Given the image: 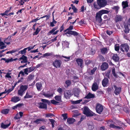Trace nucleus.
I'll return each instance as SVG.
<instances>
[{
    "instance_id": "nucleus-32",
    "label": "nucleus",
    "mask_w": 130,
    "mask_h": 130,
    "mask_svg": "<svg viewBox=\"0 0 130 130\" xmlns=\"http://www.w3.org/2000/svg\"><path fill=\"white\" fill-rule=\"evenodd\" d=\"M40 121L45 122V119H43L42 118H40L37 119L35 121H34V123H35L37 124H38L40 123Z\"/></svg>"
},
{
    "instance_id": "nucleus-38",
    "label": "nucleus",
    "mask_w": 130,
    "mask_h": 130,
    "mask_svg": "<svg viewBox=\"0 0 130 130\" xmlns=\"http://www.w3.org/2000/svg\"><path fill=\"white\" fill-rule=\"evenodd\" d=\"M57 23V22L55 21L54 18H53V21L52 22H51L50 26L53 27L55 26L54 24H56Z\"/></svg>"
},
{
    "instance_id": "nucleus-55",
    "label": "nucleus",
    "mask_w": 130,
    "mask_h": 130,
    "mask_svg": "<svg viewBox=\"0 0 130 130\" xmlns=\"http://www.w3.org/2000/svg\"><path fill=\"white\" fill-rule=\"evenodd\" d=\"M26 50H27L26 48H24L23 50L20 51L19 52V53L22 54H25L26 52Z\"/></svg>"
},
{
    "instance_id": "nucleus-58",
    "label": "nucleus",
    "mask_w": 130,
    "mask_h": 130,
    "mask_svg": "<svg viewBox=\"0 0 130 130\" xmlns=\"http://www.w3.org/2000/svg\"><path fill=\"white\" fill-rule=\"evenodd\" d=\"M17 51V50H13L12 51H9L7 52H6V54H8L9 53L12 54L13 53H14L15 52Z\"/></svg>"
},
{
    "instance_id": "nucleus-2",
    "label": "nucleus",
    "mask_w": 130,
    "mask_h": 130,
    "mask_svg": "<svg viewBox=\"0 0 130 130\" xmlns=\"http://www.w3.org/2000/svg\"><path fill=\"white\" fill-rule=\"evenodd\" d=\"M83 112L84 114L86 115L87 117L92 116L94 114V113L91 111L87 106L84 107Z\"/></svg>"
},
{
    "instance_id": "nucleus-53",
    "label": "nucleus",
    "mask_w": 130,
    "mask_h": 130,
    "mask_svg": "<svg viewBox=\"0 0 130 130\" xmlns=\"http://www.w3.org/2000/svg\"><path fill=\"white\" fill-rule=\"evenodd\" d=\"M67 126L64 125L62 127H60L58 129V130H67Z\"/></svg>"
},
{
    "instance_id": "nucleus-54",
    "label": "nucleus",
    "mask_w": 130,
    "mask_h": 130,
    "mask_svg": "<svg viewBox=\"0 0 130 130\" xmlns=\"http://www.w3.org/2000/svg\"><path fill=\"white\" fill-rule=\"evenodd\" d=\"M10 40H9V39H7L6 38H5V40H4V42L6 43L7 45H9L10 44Z\"/></svg>"
},
{
    "instance_id": "nucleus-52",
    "label": "nucleus",
    "mask_w": 130,
    "mask_h": 130,
    "mask_svg": "<svg viewBox=\"0 0 130 130\" xmlns=\"http://www.w3.org/2000/svg\"><path fill=\"white\" fill-rule=\"evenodd\" d=\"M99 58L100 61H103L105 60V58L102 55H99Z\"/></svg>"
},
{
    "instance_id": "nucleus-6",
    "label": "nucleus",
    "mask_w": 130,
    "mask_h": 130,
    "mask_svg": "<svg viewBox=\"0 0 130 130\" xmlns=\"http://www.w3.org/2000/svg\"><path fill=\"white\" fill-rule=\"evenodd\" d=\"M34 92L32 91L28 90L26 93L25 95L24 96V99H30L33 97Z\"/></svg>"
},
{
    "instance_id": "nucleus-48",
    "label": "nucleus",
    "mask_w": 130,
    "mask_h": 130,
    "mask_svg": "<svg viewBox=\"0 0 130 130\" xmlns=\"http://www.w3.org/2000/svg\"><path fill=\"white\" fill-rule=\"evenodd\" d=\"M54 115L52 113H49L47 114H46L45 115V117H50L52 118V117H54Z\"/></svg>"
},
{
    "instance_id": "nucleus-21",
    "label": "nucleus",
    "mask_w": 130,
    "mask_h": 130,
    "mask_svg": "<svg viewBox=\"0 0 130 130\" xmlns=\"http://www.w3.org/2000/svg\"><path fill=\"white\" fill-rule=\"evenodd\" d=\"M87 125L88 128L89 130H92L94 128V124L91 122H90L88 123Z\"/></svg>"
},
{
    "instance_id": "nucleus-62",
    "label": "nucleus",
    "mask_w": 130,
    "mask_h": 130,
    "mask_svg": "<svg viewBox=\"0 0 130 130\" xmlns=\"http://www.w3.org/2000/svg\"><path fill=\"white\" fill-rule=\"evenodd\" d=\"M97 95H101L104 94L103 91L101 90H98L97 92Z\"/></svg>"
},
{
    "instance_id": "nucleus-35",
    "label": "nucleus",
    "mask_w": 130,
    "mask_h": 130,
    "mask_svg": "<svg viewBox=\"0 0 130 130\" xmlns=\"http://www.w3.org/2000/svg\"><path fill=\"white\" fill-rule=\"evenodd\" d=\"M80 92V91L78 90H75L74 91V96L76 97H79Z\"/></svg>"
},
{
    "instance_id": "nucleus-12",
    "label": "nucleus",
    "mask_w": 130,
    "mask_h": 130,
    "mask_svg": "<svg viewBox=\"0 0 130 130\" xmlns=\"http://www.w3.org/2000/svg\"><path fill=\"white\" fill-rule=\"evenodd\" d=\"M113 87L115 89L114 93L116 95L119 94L121 91V87H118L116 85H114Z\"/></svg>"
},
{
    "instance_id": "nucleus-20",
    "label": "nucleus",
    "mask_w": 130,
    "mask_h": 130,
    "mask_svg": "<svg viewBox=\"0 0 130 130\" xmlns=\"http://www.w3.org/2000/svg\"><path fill=\"white\" fill-rule=\"evenodd\" d=\"M19 60H22L21 61V63H26L27 61V57L24 55H23L22 56L19 58Z\"/></svg>"
},
{
    "instance_id": "nucleus-24",
    "label": "nucleus",
    "mask_w": 130,
    "mask_h": 130,
    "mask_svg": "<svg viewBox=\"0 0 130 130\" xmlns=\"http://www.w3.org/2000/svg\"><path fill=\"white\" fill-rule=\"evenodd\" d=\"M95 97L94 95L93 94L89 93L84 98L85 99H90L94 98Z\"/></svg>"
},
{
    "instance_id": "nucleus-61",
    "label": "nucleus",
    "mask_w": 130,
    "mask_h": 130,
    "mask_svg": "<svg viewBox=\"0 0 130 130\" xmlns=\"http://www.w3.org/2000/svg\"><path fill=\"white\" fill-rule=\"evenodd\" d=\"M124 111L126 113H129V109L127 107H125L123 109Z\"/></svg>"
},
{
    "instance_id": "nucleus-46",
    "label": "nucleus",
    "mask_w": 130,
    "mask_h": 130,
    "mask_svg": "<svg viewBox=\"0 0 130 130\" xmlns=\"http://www.w3.org/2000/svg\"><path fill=\"white\" fill-rule=\"evenodd\" d=\"M49 120L51 123L52 127H54V123L55 122V121L53 119H49Z\"/></svg>"
},
{
    "instance_id": "nucleus-18",
    "label": "nucleus",
    "mask_w": 130,
    "mask_h": 130,
    "mask_svg": "<svg viewBox=\"0 0 130 130\" xmlns=\"http://www.w3.org/2000/svg\"><path fill=\"white\" fill-rule=\"evenodd\" d=\"M109 81V79L107 78L106 77L104 78V79L103 80L102 82V85L104 87L106 86L108 83Z\"/></svg>"
},
{
    "instance_id": "nucleus-3",
    "label": "nucleus",
    "mask_w": 130,
    "mask_h": 130,
    "mask_svg": "<svg viewBox=\"0 0 130 130\" xmlns=\"http://www.w3.org/2000/svg\"><path fill=\"white\" fill-rule=\"evenodd\" d=\"M129 49V46L127 43L122 44L120 45V50L123 52H125L126 53H127Z\"/></svg>"
},
{
    "instance_id": "nucleus-40",
    "label": "nucleus",
    "mask_w": 130,
    "mask_h": 130,
    "mask_svg": "<svg viewBox=\"0 0 130 130\" xmlns=\"http://www.w3.org/2000/svg\"><path fill=\"white\" fill-rule=\"evenodd\" d=\"M129 28L128 26L127 25L125 26V29L124 30V32L126 34H127L129 33Z\"/></svg>"
},
{
    "instance_id": "nucleus-13",
    "label": "nucleus",
    "mask_w": 130,
    "mask_h": 130,
    "mask_svg": "<svg viewBox=\"0 0 130 130\" xmlns=\"http://www.w3.org/2000/svg\"><path fill=\"white\" fill-rule=\"evenodd\" d=\"M108 67V63L106 62H103L101 65V68L102 71H104L106 70Z\"/></svg>"
},
{
    "instance_id": "nucleus-7",
    "label": "nucleus",
    "mask_w": 130,
    "mask_h": 130,
    "mask_svg": "<svg viewBox=\"0 0 130 130\" xmlns=\"http://www.w3.org/2000/svg\"><path fill=\"white\" fill-rule=\"evenodd\" d=\"M102 15L100 11L97 12L95 16V19L99 23H101L102 22Z\"/></svg>"
},
{
    "instance_id": "nucleus-31",
    "label": "nucleus",
    "mask_w": 130,
    "mask_h": 130,
    "mask_svg": "<svg viewBox=\"0 0 130 130\" xmlns=\"http://www.w3.org/2000/svg\"><path fill=\"white\" fill-rule=\"evenodd\" d=\"M109 127L110 128H113L116 129H120L121 128V127L115 126V125L113 124H111L109 125Z\"/></svg>"
},
{
    "instance_id": "nucleus-17",
    "label": "nucleus",
    "mask_w": 130,
    "mask_h": 130,
    "mask_svg": "<svg viewBox=\"0 0 130 130\" xmlns=\"http://www.w3.org/2000/svg\"><path fill=\"white\" fill-rule=\"evenodd\" d=\"M39 108L41 109H47V104L43 103L40 102L38 103Z\"/></svg>"
},
{
    "instance_id": "nucleus-8",
    "label": "nucleus",
    "mask_w": 130,
    "mask_h": 130,
    "mask_svg": "<svg viewBox=\"0 0 130 130\" xmlns=\"http://www.w3.org/2000/svg\"><path fill=\"white\" fill-rule=\"evenodd\" d=\"M61 60L56 59L55 61L53 62L52 64L56 68H59L61 67Z\"/></svg>"
},
{
    "instance_id": "nucleus-33",
    "label": "nucleus",
    "mask_w": 130,
    "mask_h": 130,
    "mask_svg": "<svg viewBox=\"0 0 130 130\" xmlns=\"http://www.w3.org/2000/svg\"><path fill=\"white\" fill-rule=\"evenodd\" d=\"M111 72L110 70H108L105 72V76L109 78H110L109 75Z\"/></svg>"
},
{
    "instance_id": "nucleus-29",
    "label": "nucleus",
    "mask_w": 130,
    "mask_h": 130,
    "mask_svg": "<svg viewBox=\"0 0 130 130\" xmlns=\"http://www.w3.org/2000/svg\"><path fill=\"white\" fill-rule=\"evenodd\" d=\"M122 6L123 9H125L128 6V3L127 1H123L122 3Z\"/></svg>"
},
{
    "instance_id": "nucleus-19",
    "label": "nucleus",
    "mask_w": 130,
    "mask_h": 130,
    "mask_svg": "<svg viewBox=\"0 0 130 130\" xmlns=\"http://www.w3.org/2000/svg\"><path fill=\"white\" fill-rule=\"evenodd\" d=\"M66 34H71L74 36H78L79 34L76 31L71 30L67 31L66 33Z\"/></svg>"
},
{
    "instance_id": "nucleus-22",
    "label": "nucleus",
    "mask_w": 130,
    "mask_h": 130,
    "mask_svg": "<svg viewBox=\"0 0 130 130\" xmlns=\"http://www.w3.org/2000/svg\"><path fill=\"white\" fill-rule=\"evenodd\" d=\"M75 121V119L73 118H68L67 119V122L69 124L73 123Z\"/></svg>"
},
{
    "instance_id": "nucleus-14",
    "label": "nucleus",
    "mask_w": 130,
    "mask_h": 130,
    "mask_svg": "<svg viewBox=\"0 0 130 130\" xmlns=\"http://www.w3.org/2000/svg\"><path fill=\"white\" fill-rule=\"evenodd\" d=\"M76 61L77 64L78 66H79L81 68H82L83 66V60L82 59L78 58L76 60Z\"/></svg>"
},
{
    "instance_id": "nucleus-9",
    "label": "nucleus",
    "mask_w": 130,
    "mask_h": 130,
    "mask_svg": "<svg viewBox=\"0 0 130 130\" xmlns=\"http://www.w3.org/2000/svg\"><path fill=\"white\" fill-rule=\"evenodd\" d=\"M58 28L57 27H56L53 28L52 30H50L47 34V35L48 36H50L51 35H54L56 34L57 33L59 32V30H57L56 31H55Z\"/></svg>"
},
{
    "instance_id": "nucleus-63",
    "label": "nucleus",
    "mask_w": 130,
    "mask_h": 130,
    "mask_svg": "<svg viewBox=\"0 0 130 130\" xmlns=\"http://www.w3.org/2000/svg\"><path fill=\"white\" fill-rule=\"evenodd\" d=\"M52 55V54L51 53H46L43 54V57H45L47 56H51Z\"/></svg>"
},
{
    "instance_id": "nucleus-30",
    "label": "nucleus",
    "mask_w": 130,
    "mask_h": 130,
    "mask_svg": "<svg viewBox=\"0 0 130 130\" xmlns=\"http://www.w3.org/2000/svg\"><path fill=\"white\" fill-rule=\"evenodd\" d=\"M93 5L95 9H100L102 8L98 4L97 2H94L93 3Z\"/></svg>"
},
{
    "instance_id": "nucleus-51",
    "label": "nucleus",
    "mask_w": 130,
    "mask_h": 130,
    "mask_svg": "<svg viewBox=\"0 0 130 130\" xmlns=\"http://www.w3.org/2000/svg\"><path fill=\"white\" fill-rule=\"evenodd\" d=\"M9 12V10H6L3 13H1V15L2 16L4 15L8 16V13Z\"/></svg>"
},
{
    "instance_id": "nucleus-27",
    "label": "nucleus",
    "mask_w": 130,
    "mask_h": 130,
    "mask_svg": "<svg viewBox=\"0 0 130 130\" xmlns=\"http://www.w3.org/2000/svg\"><path fill=\"white\" fill-rule=\"evenodd\" d=\"M122 17L121 15H117L115 19V21L116 22L121 21L122 20Z\"/></svg>"
},
{
    "instance_id": "nucleus-41",
    "label": "nucleus",
    "mask_w": 130,
    "mask_h": 130,
    "mask_svg": "<svg viewBox=\"0 0 130 130\" xmlns=\"http://www.w3.org/2000/svg\"><path fill=\"white\" fill-rule=\"evenodd\" d=\"M71 6L72 7V9L73 10V12L74 13H77V9L75 7L73 4H71Z\"/></svg>"
},
{
    "instance_id": "nucleus-10",
    "label": "nucleus",
    "mask_w": 130,
    "mask_h": 130,
    "mask_svg": "<svg viewBox=\"0 0 130 130\" xmlns=\"http://www.w3.org/2000/svg\"><path fill=\"white\" fill-rule=\"evenodd\" d=\"M98 4L102 8L104 7L107 4L106 0H97Z\"/></svg>"
},
{
    "instance_id": "nucleus-50",
    "label": "nucleus",
    "mask_w": 130,
    "mask_h": 130,
    "mask_svg": "<svg viewBox=\"0 0 130 130\" xmlns=\"http://www.w3.org/2000/svg\"><path fill=\"white\" fill-rule=\"evenodd\" d=\"M112 72L113 75L114 76V77L116 78H117V75L116 73L115 69V68H113L112 69Z\"/></svg>"
},
{
    "instance_id": "nucleus-49",
    "label": "nucleus",
    "mask_w": 130,
    "mask_h": 130,
    "mask_svg": "<svg viewBox=\"0 0 130 130\" xmlns=\"http://www.w3.org/2000/svg\"><path fill=\"white\" fill-rule=\"evenodd\" d=\"M43 95L46 97L49 98L52 96H53V94H50L49 93L46 94L45 93H44L43 94Z\"/></svg>"
},
{
    "instance_id": "nucleus-39",
    "label": "nucleus",
    "mask_w": 130,
    "mask_h": 130,
    "mask_svg": "<svg viewBox=\"0 0 130 130\" xmlns=\"http://www.w3.org/2000/svg\"><path fill=\"white\" fill-rule=\"evenodd\" d=\"M34 76L31 74H30L28 77L27 79V81H30L33 79Z\"/></svg>"
},
{
    "instance_id": "nucleus-60",
    "label": "nucleus",
    "mask_w": 130,
    "mask_h": 130,
    "mask_svg": "<svg viewBox=\"0 0 130 130\" xmlns=\"http://www.w3.org/2000/svg\"><path fill=\"white\" fill-rule=\"evenodd\" d=\"M97 69V68L96 67H95L94 68L92 69L91 70V75H93L94 72H95L96 70Z\"/></svg>"
},
{
    "instance_id": "nucleus-28",
    "label": "nucleus",
    "mask_w": 130,
    "mask_h": 130,
    "mask_svg": "<svg viewBox=\"0 0 130 130\" xmlns=\"http://www.w3.org/2000/svg\"><path fill=\"white\" fill-rule=\"evenodd\" d=\"M37 88L38 91H40L41 90L42 87V84L40 83H37L36 84Z\"/></svg>"
},
{
    "instance_id": "nucleus-57",
    "label": "nucleus",
    "mask_w": 130,
    "mask_h": 130,
    "mask_svg": "<svg viewBox=\"0 0 130 130\" xmlns=\"http://www.w3.org/2000/svg\"><path fill=\"white\" fill-rule=\"evenodd\" d=\"M65 83L67 85V87H68L70 85L71 82L70 80H67L65 82Z\"/></svg>"
},
{
    "instance_id": "nucleus-15",
    "label": "nucleus",
    "mask_w": 130,
    "mask_h": 130,
    "mask_svg": "<svg viewBox=\"0 0 130 130\" xmlns=\"http://www.w3.org/2000/svg\"><path fill=\"white\" fill-rule=\"evenodd\" d=\"M112 59L115 62H118L119 61V58L117 54H112L111 57Z\"/></svg>"
},
{
    "instance_id": "nucleus-36",
    "label": "nucleus",
    "mask_w": 130,
    "mask_h": 130,
    "mask_svg": "<svg viewBox=\"0 0 130 130\" xmlns=\"http://www.w3.org/2000/svg\"><path fill=\"white\" fill-rule=\"evenodd\" d=\"M9 111V110L8 109H5L2 110L1 112L3 114L6 115L8 113Z\"/></svg>"
},
{
    "instance_id": "nucleus-45",
    "label": "nucleus",
    "mask_w": 130,
    "mask_h": 130,
    "mask_svg": "<svg viewBox=\"0 0 130 130\" xmlns=\"http://www.w3.org/2000/svg\"><path fill=\"white\" fill-rule=\"evenodd\" d=\"M67 115L68 114L67 113H65L62 114L61 116L63 117V119L64 120H66L68 118Z\"/></svg>"
},
{
    "instance_id": "nucleus-11",
    "label": "nucleus",
    "mask_w": 130,
    "mask_h": 130,
    "mask_svg": "<svg viewBox=\"0 0 130 130\" xmlns=\"http://www.w3.org/2000/svg\"><path fill=\"white\" fill-rule=\"evenodd\" d=\"M35 68V67L31 66L30 67L27 68L25 69H24V70H25V74L28 75L29 73L34 71Z\"/></svg>"
},
{
    "instance_id": "nucleus-37",
    "label": "nucleus",
    "mask_w": 130,
    "mask_h": 130,
    "mask_svg": "<svg viewBox=\"0 0 130 130\" xmlns=\"http://www.w3.org/2000/svg\"><path fill=\"white\" fill-rule=\"evenodd\" d=\"M71 93L70 92L68 91L66 92V93L64 94V96L66 99L68 98L70 96Z\"/></svg>"
},
{
    "instance_id": "nucleus-47",
    "label": "nucleus",
    "mask_w": 130,
    "mask_h": 130,
    "mask_svg": "<svg viewBox=\"0 0 130 130\" xmlns=\"http://www.w3.org/2000/svg\"><path fill=\"white\" fill-rule=\"evenodd\" d=\"M82 101V99H80L76 101H73L72 102V103L73 104H78L80 103V102H81Z\"/></svg>"
},
{
    "instance_id": "nucleus-16",
    "label": "nucleus",
    "mask_w": 130,
    "mask_h": 130,
    "mask_svg": "<svg viewBox=\"0 0 130 130\" xmlns=\"http://www.w3.org/2000/svg\"><path fill=\"white\" fill-rule=\"evenodd\" d=\"M98 88L99 86L97 83L94 82L92 85L91 89L93 91H95L98 89Z\"/></svg>"
},
{
    "instance_id": "nucleus-23",
    "label": "nucleus",
    "mask_w": 130,
    "mask_h": 130,
    "mask_svg": "<svg viewBox=\"0 0 130 130\" xmlns=\"http://www.w3.org/2000/svg\"><path fill=\"white\" fill-rule=\"evenodd\" d=\"M20 100V99L19 97L14 96L12 97L11 100V101L14 103H16L19 101Z\"/></svg>"
},
{
    "instance_id": "nucleus-56",
    "label": "nucleus",
    "mask_w": 130,
    "mask_h": 130,
    "mask_svg": "<svg viewBox=\"0 0 130 130\" xmlns=\"http://www.w3.org/2000/svg\"><path fill=\"white\" fill-rule=\"evenodd\" d=\"M51 103L55 105H57V104L59 103V102L57 101L54 100H52L51 101Z\"/></svg>"
},
{
    "instance_id": "nucleus-59",
    "label": "nucleus",
    "mask_w": 130,
    "mask_h": 130,
    "mask_svg": "<svg viewBox=\"0 0 130 130\" xmlns=\"http://www.w3.org/2000/svg\"><path fill=\"white\" fill-rule=\"evenodd\" d=\"M40 18H39V17H37L36 19H35L32 20L31 21L29 22V23H30L31 22H37V21L40 20Z\"/></svg>"
},
{
    "instance_id": "nucleus-4",
    "label": "nucleus",
    "mask_w": 130,
    "mask_h": 130,
    "mask_svg": "<svg viewBox=\"0 0 130 130\" xmlns=\"http://www.w3.org/2000/svg\"><path fill=\"white\" fill-rule=\"evenodd\" d=\"M11 124V122L8 120H7L4 122L0 123L1 127L3 129H6L8 128Z\"/></svg>"
},
{
    "instance_id": "nucleus-34",
    "label": "nucleus",
    "mask_w": 130,
    "mask_h": 130,
    "mask_svg": "<svg viewBox=\"0 0 130 130\" xmlns=\"http://www.w3.org/2000/svg\"><path fill=\"white\" fill-rule=\"evenodd\" d=\"M41 101L42 102V103L48 104L49 105H50L51 104V102L50 101L46 99H42L41 100Z\"/></svg>"
},
{
    "instance_id": "nucleus-42",
    "label": "nucleus",
    "mask_w": 130,
    "mask_h": 130,
    "mask_svg": "<svg viewBox=\"0 0 130 130\" xmlns=\"http://www.w3.org/2000/svg\"><path fill=\"white\" fill-rule=\"evenodd\" d=\"M119 44H117L115 45V50L116 51H119L120 49Z\"/></svg>"
},
{
    "instance_id": "nucleus-25",
    "label": "nucleus",
    "mask_w": 130,
    "mask_h": 130,
    "mask_svg": "<svg viewBox=\"0 0 130 130\" xmlns=\"http://www.w3.org/2000/svg\"><path fill=\"white\" fill-rule=\"evenodd\" d=\"M101 52V54L103 55H105L108 52V49L107 48L103 47L100 49Z\"/></svg>"
},
{
    "instance_id": "nucleus-43",
    "label": "nucleus",
    "mask_w": 130,
    "mask_h": 130,
    "mask_svg": "<svg viewBox=\"0 0 130 130\" xmlns=\"http://www.w3.org/2000/svg\"><path fill=\"white\" fill-rule=\"evenodd\" d=\"M55 100L59 102L61 101V97L60 96L56 95L54 98Z\"/></svg>"
},
{
    "instance_id": "nucleus-5",
    "label": "nucleus",
    "mask_w": 130,
    "mask_h": 130,
    "mask_svg": "<svg viewBox=\"0 0 130 130\" xmlns=\"http://www.w3.org/2000/svg\"><path fill=\"white\" fill-rule=\"evenodd\" d=\"M95 110L97 113L101 114L103 110L102 105L99 103H97L95 106Z\"/></svg>"
},
{
    "instance_id": "nucleus-26",
    "label": "nucleus",
    "mask_w": 130,
    "mask_h": 130,
    "mask_svg": "<svg viewBox=\"0 0 130 130\" xmlns=\"http://www.w3.org/2000/svg\"><path fill=\"white\" fill-rule=\"evenodd\" d=\"M42 26V25H40L36 29V31L34 32L33 35H36L38 34L40 31L41 30V29L39 28V27H41Z\"/></svg>"
},
{
    "instance_id": "nucleus-64",
    "label": "nucleus",
    "mask_w": 130,
    "mask_h": 130,
    "mask_svg": "<svg viewBox=\"0 0 130 130\" xmlns=\"http://www.w3.org/2000/svg\"><path fill=\"white\" fill-rule=\"evenodd\" d=\"M108 18L107 15H105L103 17V18L105 20L104 21V22L106 21L109 20V19H108Z\"/></svg>"
},
{
    "instance_id": "nucleus-44",
    "label": "nucleus",
    "mask_w": 130,
    "mask_h": 130,
    "mask_svg": "<svg viewBox=\"0 0 130 130\" xmlns=\"http://www.w3.org/2000/svg\"><path fill=\"white\" fill-rule=\"evenodd\" d=\"M101 13L103 15L104 14H108L109 12V11L105 10H102L100 11Z\"/></svg>"
},
{
    "instance_id": "nucleus-1",
    "label": "nucleus",
    "mask_w": 130,
    "mask_h": 130,
    "mask_svg": "<svg viewBox=\"0 0 130 130\" xmlns=\"http://www.w3.org/2000/svg\"><path fill=\"white\" fill-rule=\"evenodd\" d=\"M28 88V86L27 85H20L19 89L18 90V94L20 96H22Z\"/></svg>"
}]
</instances>
